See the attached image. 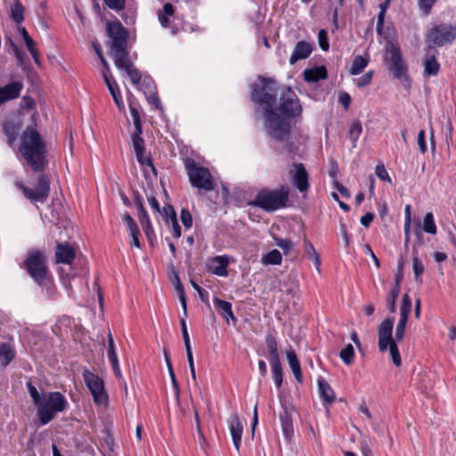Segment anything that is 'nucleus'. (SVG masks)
<instances>
[{"instance_id":"nucleus-2","label":"nucleus","mask_w":456,"mask_h":456,"mask_svg":"<svg viewBox=\"0 0 456 456\" xmlns=\"http://www.w3.org/2000/svg\"><path fill=\"white\" fill-rule=\"evenodd\" d=\"M274 110L280 121L276 120L278 125L268 128L267 136L274 141H285L291 134V120L300 117L303 111L300 100L290 86L281 88Z\"/></svg>"},{"instance_id":"nucleus-6","label":"nucleus","mask_w":456,"mask_h":456,"mask_svg":"<svg viewBox=\"0 0 456 456\" xmlns=\"http://www.w3.org/2000/svg\"><path fill=\"white\" fill-rule=\"evenodd\" d=\"M383 61L392 77L410 89L411 80L409 75V66L398 44L390 42L387 45Z\"/></svg>"},{"instance_id":"nucleus-59","label":"nucleus","mask_w":456,"mask_h":456,"mask_svg":"<svg viewBox=\"0 0 456 456\" xmlns=\"http://www.w3.org/2000/svg\"><path fill=\"white\" fill-rule=\"evenodd\" d=\"M148 202L154 213L162 214L159 200L154 194H146Z\"/></svg>"},{"instance_id":"nucleus-57","label":"nucleus","mask_w":456,"mask_h":456,"mask_svg":"<svg viewBox=\"0 0 456 456\" xmlns=\"http://www.w3.org/2000/svg\"><path fill=\"white\" fill-rule=\"evenodd\" d=\"M289 136L285 140L281 141L285 142L284 148L291 155V159H294L295 156L298 153V146L294 142L289 140Z\"/></svg>"},{"instance_id":"nucleus-41","label":"nucleus","mask_w":456,"mask_h":456,"mask_svg":"<svg viewBox=\"0 0 456 456\" xmlns=\"http://www.w3.org/2000/svg\"><path fill=\"white\" fill-rule=\"evenodd\" d=\"M339 357L343 362L346 365H351L354 361V349L351 344H348L344 347L340 353Z\"/></svg>"},{"instance_id":"nucleus-51","label":"nucleus","mask_w":456,"mask_h":456,"mask_svg":"<svg viewBox=\"0 0 456 456\" xmlns=\"http://www.w3.org/2000/svg\"><path fill=\"white\" fill-rule=\"evenodd\" d=\"M376 175L381 180L388 183H392V180L383 164H378L375 168Z\"/></svg>"},{"instance_id":"nucleus-54","label":"nucleus","mask_w":456,"mask_h":456,"mask_svg":"<svg viewBox=\"0 0 456 456\" xmlns=\"http://www.w3.org/2000/svg\"><path fill=\"white\" fill-rule=\"evenodd\" d=\"M411 311V297L405 293L402 298V305L400 308V313L410 314Z\"/></svg>"},{"instance_id":"nucleus-9","label":"nucleus","mask_w":456,"mask_h":456,"mask_svg":"<svg viewBox=\"0 0 456 456\" xmlns=\"http://www.w3.org/2000/svg\"><path fill=\"white\" fill-rule=\"evenodd\" d=\"M183 162L189 181L192 187L205 191L215 190L216 183L208 167L199 165L191 158H185Z\"/></svg>"},{"instance_id":"nucleus-64","label":"nucleus","mask_w":456,"mask_h":456,"mask_svg":"<svg viewBox=\"0 0 456 456\" xmlns=\"http://www.w3.org/2000/svg\"><path fill=\"white\" fill-rule=\"evenodd\" d=\"M171 224L172 234L175 239H178L182 235L181 226L178 224L177 218L169 221Z\"/></svg>"},{"instance_id":"nucleus-14","label":"nucleus","mask_w":456,"mask_h":456,"mask_svg":"<svg viewBox=\"0 0 456 456\" xmlns=\"http://www.w3.org/2000/svg\"><path fill=\"white\" fill-rule=\"evenodd\" d=\"M133 148L138 163L142 167H151L152 173L157 175V169L151 156H145V141L142 136L131 135Z\"/></svg>"},{"instance_id":"nucleus-30","label":"nucleus","mask_w":456,"mask_h":456,"mask_svg":"<svg viewBox=\"0 0 456 456\" xmlns=\"http://www.w3.org/2000/svg\"><path fill=\"white\" fill-rule=\"evenodd\" d=\"M265 342L267 353L269 354V362L281 361L279 352H278V344H277L275 337L273 334L268 333L265 336Z\"/></svg>"},{"instance_id":"nucleus-23","label":"nucleus","mask_w":456,"mask_h":456,"mask_svg":"<svg viewBox=\"0 0 456 456\" xmlns=\"http://www.w3.org/2000/svg\"><path fill=\"white\" fill-rule=\"evenodd\" d=\"M433 53H429L430 51L426 52V55L423 61L424 66V76L426 77H435L438 74L440 70V63L436 60V54L438 52L434 49Z\"/></svg>"},{"instance_id":"nucleus-61","label":"nucleus","mask_w":456,"mask_h":456,"mask_svg":"<svg viewBox=\"0 0 456 456\" xmlns=\"http://www.w3.org/2000/svg\"><path fill=\"white\" fill-rule=\"evenodd\" d=\"M352 99L348 93L346 92H340L338 94V102L341 104L346 110L349 109V106L351 104Z\"/></svg>"},{"instance_id":"nucleus-62","label":"nucleus","mask_w":456,"mask_h":456,"mask_svg":"<svg viewBox=\"0 0 456 456\" xmlns=\"http://www.w3.org/2000/svg\"><path fill=\"white\" fill-rule=\"evenodd\" d=\"M338 173V164L336 159L333 158L329 159V175L333 179V181L337 180V175Z\"/></svg>"},{"instance_id":"nucleus-49","label":"nucleus","mask_w":456,"mask_h":456,"mask_svg":"<svg viewBox=\"0 0 456 456\" xmlns=\"http://www.w3.org/2000/svg\"><path fill=\"white\" fill-rule=\"evenodd\" d=\"M180 218L185 229H190L192 226V216L189 209L183 208L180 213Z\"/></svg>"},{"instance_id":"nucleus-47","label":"nucleus","mask_w":456,"mask_h":456,"mask_svg":"<svg viewBox=\"0 0 456 456\" xmlns=\"http://www.w3.org/2000/svg\"><path fill=\"white\" fill-rule=\"evenodd\" d=\"M437 1L438 0H418V5L422 13L428 16L431 13L432 8Z\"/></svg>"},{"instance_id":"nucleus-56","label":"nucleus","mask_w":456,"mask_h":456,"mask_svg":"<svg viewBox=\"0 0 456 456\" xmlns=\"http://www.w3.org/2000/svg\"><path fill=\"white\" fill-rule=\"evenodd\" d=\"M417 142L419 145V149L422 154H425L428 151V145L426 142V132L421 129L418 134Z\"/></svg>"},{"instance_id":"nucleus-38","label":"nucleus","mask_w":456,"mask_h":456,"mask_svg":"<svg viewBox=\"0 0 456 456\" xmlns=\"http://www.w3.org/2000/svg\"><path fill=\"white\" fill-rule=\"evenodd\" d=\"M5 45L12 50L18 61V66H21L25 61V53L20 49L17 44L10 37L5 39Z\"/></svg>"},{"instance_id":"nucleus-20","label":"nucleus","mask_w":456,"mask_h":456,"mask_svg":"<svg viewBox=\"0 0 456 456\" xmlns=\"http://www.w3.org/2000/svg\"><path fill=\"white\" fill-rule=\"evenodd\" d=\"M114 64L118 69H124L126 72L134 85L137 86L140 84L142 80V73L134 67L129 56L121 60L120 62H114Z\"/></svg>"},{"instance_id":"nucleus-24","label":"nucleus","mask_w":456,"mask_h":456,"mask_svg":"<svg viewBox=\"0 0 456 456\" xmlns=\"http://www.w3.org/2000/svg\"><path fill=\"white\" fill-rule=\"evenodd\" d=\"M318 390L320 397L324 406L330 405L336 399V395L330 384L322 377L317 379Z\"/></svg>"},{"instance_id":"nucleus-45","label":"nucleus","mask_w":456,"mask_h":456,"mask_svg":"<svg viewBox=\"0 0 456 456\" xmlns=\"http://www.w3.org/2000/svg\"><path fill=\"white\" fill-rule=\"evenodd\" d=\"M373 75H374V71L369 70L365 74H363L362 77L354 79V84L359 88L365 87L370 84Z\"/></svg>"},{"instance_id":"nucleus-40","label":"nucleus","mask_w":456,"mask_h":456,"mask_svg":"<svg viewBox=\"0 0 456 456\" xmlns=\"http://www.w3.org/2000/svg\"><path fill=\"white\" fill-rule=\"evenodd\" d=\"M400 293V288L393 286L387 297V307L391 313L396 311V300Z\"/></svg>"},{"instance_id":"nucleus-5","label":"nucleus","mask_w":456,"mask_h":456,"mask_svg":"<svg viewBox=\"0 0 456 456\" xmlns=\"http://www.w3.org/2000/svg\"><path fill=\"white\" fill-rule=\"evenodd\" d=\"M21 268L26 271L36 284L46 291L49 297L55 294L56 289L53 275L47 265V257L43 251L29 250L22 262Z\"/></svg>"},{"instance_id":"nucleus-8","label":"nucleus","mask_w":456,"mask_h":456,"mask_svg":"<svg viewBox=\"0 0 456 456\" xmlns=\"http://www.w3.org/2000/svg\"><path fill=\"white\" fill-rule=\"evenodd\" d=\"M106 32L110 39V56L114 62H120L121 60L129 56L127 50L128 31L119 20H116L107 23Z\"/></svg>"},{"instance_id":"nucleus-43","label":"nucleus","mask_w":456,"mask_h":456,"mask_svg":"<svg viewBox=\"0 0 456 456\" xmlns=\"http://www.w3.org/2000/svg\"><path fill=\"white\" fill-rule=\"evenodd\" d=\"M362 132V126L359 120H354L351 124L349 127V138L353 142V146H355V143L360 137L361 134Z\"/></svg>"},{"instance_id":"nucleus-22","label":"nucleus","mask_w":456,"mask_h":456,"mask_svg":"<svg viewBox=\"0 0 456 456\" xmlns=\"http://www.w3.org/2000/svg\"><path fill=\"white\" fill-rule=\"evenodd\" d=\"M230 264V257L227 255L216 256L211 259L210 271L220 277L228 276V265Z\"/></svg>"},{"instance_id":"nucleus-28","label":"nucleus","mask_w":456,"mask_h":456,"mask_svg":"<svg viewBox=\"0 0 456 456\" xmlns=\"http://www.w3.org/2000/svg\"><path fill=\"white\" fill-rule=\"evenodd\" d=\"M287 359H288L289 368L291 369V371L293 372L296 380L298 383H302L303 376H302L300 362L297 356L296 352L293 349L287 351Z\"/></svg>"},{"instance_id":"nucleus-17","label":"nucleus","mask_w":456,"mask_h":456,"mask_svg":"<svg viewBox=\"0 0 456 456\" xmlns=\"http://www.w3.org/2000/svg\"><path fill=\"white\" fill-rule=\"evenodd\" d=\"M23 85L20 81H12L0 86V106L4 102L16 99L20 96Z\"/></svg>"},{"instance_id":"nucleus-16","label":"nucleus","mask_w":456,"mask_h":456,"mask_svg":"<svg viewBox=\"0 0 456 456\" xmlns=\"http://www.w3.org/2000/svg\"><path fill=\"white\" fill-rule=\"evenodd\" d=\"M76 258V251L69 243L56 242L55 263L71 265Z\"/></svg>"},{"instance_id":"nucleus-32","label":"nucleus","mask_w":456,"mask_h":456,"mask_svg":"<svg viewBox=\"0 0 456 456\" xmlns=\"http://www.w3.org/2000/svg\"><path fill=\"white\" fill-rule=\"evenodd\" d=\"M273 378L277 389H280L283 382V370L281 361L270 362Z\"/></svg>"},{"instance_id":"nucleus-27","label":"nucleus","mask_w":456,"mask_h":456,"mask_svg":"<svg viewBox=\"0 0 456 456\" xmlns=\"http://www.w3.org/2000/svg\"><path fill=\"white\" fill-rule=\"evenodd\" d=\"M328 72L325 66H318L304 70V78L308 83H316L327 78Z\"/></svg>"},{"instance_id":"nucleus-55","label":"nucleus","mask_w":456,"mask_h":456,"mask_svg":"<svg viewBox=\"0 0 456 456\" xmlns=\"http://www.w3.org/2000/svg\"><path fill=\"white\" fill-rule=\"evenodd\" d=\"M103 2L110 9L114 11H121L126 6V0H103Z\"/></svg>"},{"instance_id":"nucleus-4","label":"nucleus","mask_w":456,"mask_h":456,"mask_svg":"<svg viewBox=\"0 0 456 456\" xmlns=\"http://www.w3.org/2000/svg\"><path fill=\"white\" fill-rule=\"evenodd\" d=\"M27 388L41 425L51 422L58 412L64 411L69 406L66 397L60 392L40 394L31 381L27 383Z\"/></svg>"},{"instance_id":"nucleus-31","label":"nucleus","mask_w":456,"mask_h":456,"mask_svg":"<svg viewBox=\"0 0 456 456\" xmlns=\"http://www.w3.org/2000/svg\"><path fill=\"white\" fill-rule=\"evenodd\" d=\"M15 357V350L8 343L0 345V364L3 367L8 366Z\"/></svg>"},{"instance_id":"nucleus-19","label":"nucleus","mask_w":456,"mask_h":456,"mask_svg":"<svg viewBox=\"0 0 456 456\" xmlns=\"http://www.w3.org/2000/svg\"><path fill=\"white\" fill-rule=\"evenodd\" d=\"M122 221L129 232V236L132 239L131 246L141 248V242L139 240L141 232L135 221L133 219V217L128 212H125L123 214Z\"/></svg>"},{"instance_id":"nucleus-46","label":"nucleus","mask_w":456,"mask_h":456,"mask_svg":"<svg viewBox=\"0 0 456 456\" xmlns=\"http://www.w3.org/2000/svg\"><path fill=\"white\" fill-rule=\"evenodd\" d=\"M18 31L20 35L22 37L24 44L28 49V51H31L32 48L36 47V43L29 36L28 32L24 27H19Z\"/></svg>"},{"instance_id":"nucleus-58","label":"nucleus","mask_w":456,"mask_h":456,"mask_svg":"<svg viewBox=\"0 0 456 456\" xmlns=\"http://www.w3.org/2000/svg\"><path fill=\"white\" fill-rule=\"evenodd\" d=\"M403 267H404L403 259V257H400V259L398 261V265H397V273L395 276V284H394V286H397V288H400V284H401V281L403 277Z\"/></svg>"},{"instance_id":"nucleus-21","label":"nucleus","mask_w":456,"mask_h":456,"mask_svg":"<svg viewBox=\"0 0 456 456\" xmlns=\"http://www.w3.org/2000/svg\"><path fill=\"white\" fill-rule=\"evenodd\" d=\"M282 434L286 441L290 442L294 436V426L291 411L285 407L280 414Z\"/></svg>"},{"instance_id":"nucleus-60","label":"nucleus","mask_w":456,"mask_h":456,"mask_svg":"<svg viewBox=\"0 0 456 456\" xmlns=\"http://www.w3.org/2000/svg\"><path fill=\"white\" fill-rule=\"evenodd\" d=\"M180 326H181L182 336H183V339L184 342V346H191L190 337H189V333L187 330V326H186V322H185L184 317L180 318Z\"/></svg>"},{"instance_id":"nucleus-36","label":"nucleus","mask_w":456,"mask_h":456,"mask_svg":"<svg viewBox=\"0 0 456 456\" xmlns=\"http://www.w3.org/2000/svg\"><path fill=\"white\" fill-rule=\"evenodd\" d=\"M11 19L17 24L24 20V7L20 0H17L11 8Z\"/></svg>"},{"instance_id":"nucleus-39","label":"nucleus","mask_w":456,"mask_h":456,"mask_svg":"<svg viewBox=\"0 0 456 456\" xmlns=\"http://www.w3.org/2000/svg\"><path fill=\"white\" fill-rule=\"evenodd\" d=\"M422 229L425 232L429 234H436L437 232L436 224L434 220V216L431 212L425 215L423 218Z\"/></svg>"},{"instance_id":"nucleus-50","label":"nucleus","mask_w":456,"mask_h":456,"mask_svg":"<svg viewBox=\"0 0 456 456\" xmlns=\"http://www.w3.org/2000/svg\"><path fill=\"white\" fill-rule=\"evenodd\" d=\"M319 46L323 51H328L330 48L328 33L325 29H320L318 33Z\"/></svg>"},{"instance_id":"nucleus-10","label":"nucleus","mask_w":456,"mask_h":456,"mask_svg":"<svg viewBox=\"0 0 456 456\" xmlns=\"http://www.w3.org/2000/svg\"><path fill=\"white\" fill-rule=\"evenodd\" d=\"M394 319H385L378 328V346L380 352H385L389 349L390 355L394 364L397 367L401 366L402 360L398 346L395 340L393 338Z\"/></svg>"},{"instance_id":"nucleus-15","label":"nucleus","mask_w":456,"mask_h":456,"mask_svg":"<svg viewBox=\"0 0 456 456\" xmlns=\"http://www.w3.org/2000/svg\"><path fill=\"white\" fill-rule=\"evenodd\" d=\"M289 174L292 177L293 184L300 192H305L308 191L310 187L309 175L304 164H292L291 168L289 170Z\"/></svg>"},{"instance_id":"nucleus-26","label":"nucleus","mask_w":456,"mask_h":456,"mask_svg":"<svg viewBox=\"0 0 456 456\" xmlns=\"http://www.w3.org/2000/svg\"><path fill=\"white\" fill-rule=\"evenodd\" d=\"M213 303L215 307L219 310L220 315L227 323H229L230 320L237 321L232 312V305L230 302L220 299L219 297H214Z\"/></svg>"},{"instance_id":"nucleus-13","label":"nucleus","mask_w":456,"mask_h":456,"mask_svg":"<svg viewBox=\"0 0 456 456\" xmlns=\"http://www.w3.org/2000/svg\"><path fill=\"white\" fill-rule=\"evenodd\" d=\"M84 381L92 394L94 402L97 405H102L108 402L109 396L104 387L103 380L95 373L86 369L82 372Z\"/></svg>"},{"instance_id":"nucleus-52","label":"nucleus","mask_w":456,"mask_h":456,"mask_svg":"<svg viewBox=\"0 0 456 456\" xmlns=\"http://www.w3.org/2000/svg\"><path fill=\"white\" fill-rule=\"evenodd\" d=\"M163 215H164V217H165V221L167 224H169V221L172 220V219H175V218H177L176 217V213L175 211V208L172 205L168 204V205H165L163 207V208L161 209Z\"/></svg>"},{"instance_id":"nucleus-53","label":"nucleus","mask_w":456,"mask_h":456,"mask_svg":"<svg viewBox=\"0 0 456 456\" xmlns=\"http://www.w3.org/2000/svg\"><path fill=\"white\" fill-rule=\"evenodd\" d=\"M185 349H186V355H187V360H188L191 375L192 379L196 382L197 378H196V371H195V367H194V360H193L191 346H185Z\"/></svg>"},{"instance_id":"nucleus-18","label":"nucleus","mask_w":456,"mask_h":456,"mask_svg":"<svg viewBox=\"0 0 456 456\" xmlns=\"http://www.w3.org/2000/svg\"><path fill=\"white\" fill-rule=\"evenodd\" d=\"M228 424L233 445L236 448L237 452H239L241 444L243 425L238 414H232L228 420Z\"/></svg>"},{"instance_id":"nucleus-11","label":"nucleus","mask_w":456,"mask_h":456,"mask_svg":"<svg viewBox=\"0 0 456 456\" xmlns=\"http://www.w3.org/2000/svg\"><path fill=\"white\" fill-rule=\"evenodd\" d=\"M456 39V26L450 23H441L431 28L426 36L425 51L434 50L452 44Z\"/></svg>"},{"instance_id":"nucleus-37","label":"nucleus","mask_w":456,"mask_h":456,"mask_svg":"<svg viewBox=\"0 0 456 456\" xmlns=\"http://www.w3.org/2000/svg\"><path fill=\"white\" fill-rule=\"evenodd\" d=\"M261 261L264 265H281L282 261V256L278 249H272L262 256Z\"/></svg>"},{"instance_id":"nucleus-7","label":"nucleus","mask_w":456,"mask_h":456,"mask_svg":"<svg viewBox=\"0 0 456 456\" xmlns=\"http://www.w3.org/2000/svg\"><path fill=\"white\" fill-rule=\"evenodd\" d=\"M289 201V188L281 185L273 190L261 189L249 204L270 213L286 208Z\"/></svg>"},{"instance_id":"nucleus-3","label":"nucleus","mask_w":456,"mask_h":456,"mask_svg":"<svg viewBox=\"0 0 456 456\" xmlns=\"http://www.w3.org/2000/svg\"><path fill=\"white\" fill-rule=\"evenodd\" d=\"M260 83H255L251 86L250 100L257 107L256 112H261L265 118V127L266 134L268 128L273 125H278L275 121H280L279 117L274 112L279 93V85L273 77H259Z\"/></svg>"},{"instance_id":"nucleus-63","label":"nucleus","mask_w":456,"mask_h":456,"mask_svg":"<svg viewBox=\"0 0 456 456\" xmlns=\"http://www.w3.org/2000/svg\"><path fill=\"white\" fill-rule=\"evenodd\" d=\"M406 324L403 322H399L396 325L395 328V341H402L404 336Z\"/></svg>"},{"instance_id":"nucleus-33","label":"nucleus","mask_w":456,"mask_h":456,"mask_svg":"<svg viewBox=\"0 0 456 456\" xmlns=\"http://www.w3.org/2000/svg\"><path fill=\"white\" fill-rule=\"evenodd\" d=\"M369 63V58L363 57L362 55H357L354 58L352 66L350 69L351 75H358L362 72V70L367 67Z\"/></svg>"},{"instance_id":"nucleus-29","label":"nucleus","mask_w":456,"mask_h":456,"mask_svg":"<svg viewBox=\"0 0 456 456\" xmlns=\"http://www.w3.org/2000/svg\"><path fill=\"white\" fill-rule=\"evenodd\" d=\"M103 76H104L105 83L108 86V89L115 102V103L117 104V106L119 109H121V107H123V101H122V96H121V94L119 92V89H118V86L116 81L113 79L111 75L108 76L107 74L104 73Z\"/></svg>"},{"instance_id":"nucleus-42","label":"nucleus","mask_w":456,"mask_h":456,"mask_svg":"<svg viewBox=\"0 0 456 456\" xmlns=\"http://www.w3.org/2000/svg\"><path fill=\"white\" fill-rule=\"evenodd\" d=\"M304 248L305 254L308 256L310 259H313L314 261V265L319 267L321 265V260L318 253L315 250V248L314 247L313 243L307 240L306 239H304Z\"/></svg>"},{"instance_id":"nucleus-48","label":"nucleus","mask_w":456,"mask_h":456,"mask_svg":"<svg viewBox=\"0 0 456 456\" xmlns=\"http://www.w3.org/2000/svg\"><path fill=\"white\" fill-rule=\"evenodd\" d=\"M275 244L283 250L285 255H288L294 247V243L289 239L276 238Z\"/></svg>"},{"instance_id":"nucleus-25","label":"nucleus","mask_w":456,"mask_h":456,"mask_svg":"<svg viewBox=\"0 0 456 456\" xmlns=\"http://www.w3.org/2000/svg\"><path fill=\"white\" fill-rule=\"evenodd\" d=\"M313 52V47L310 43L306 41H299L292 52L289 59V63L294 65L297 61L306 59Z\"/></svg>"},{"instance_id":"nucleus-34","label":"nucleus","mask_w":456,"mask_h":456,"mask_svg":"<svg viewBox=\"0 0 456 456\" xmlns=\"http://www.w3.org/2000/svg\"><path fill=\"white\" fill-rule=\"evenodd\" d=\"M413 252L415 255L412 257V268L415 276V281L419 284H422L423 281L421 276L425 272V267L421 260L419 258L417 251L414 249Z\"/></svg>"},{"instance_id":"nucleus-35","label":"nucleus","mask_w":456,"mask_h":456,"mask_svg":"<svg viewBox=\"0 0 456 456\" xmlns=\"http://www.w3.org/2000/svg\"><path fill=\"white\" fill-rule=\"evenodd\" d=\"M390 1L385 0L383 3H381L379 7V12L378 14L377 19V26H376V32L378 35L381 36L383 33V28H384V20H385V15L386 12L390 5Z\"/></svg>"},{"instance_id":"nucleus-12","label":"nucleus","mask_w":456,"mask_h":456,"mask_svg":"<svg viewBox=\"0 0 456 456\" xmlns=\"http://www.w3.org/2000/svg\"><path fill=\"white\" fill-rule=\"evenodd\" d=\"M50 178L45 174H41L37 177L35 189L26 186L21 182L15 183L16 187L20 189L23 195L33 203H44L47 200L50 193Z\"/></svg>"},{"instance_id":"nucleus-44","label":"nucleus","mask_w":456,"mask_h":456,"mask_svg":"<svg viewBox=\"0 0 456 456\" xmlns=\"http://www.w3.org/2000/svg\"><path fill=\"white\" fill-rule=\"evenodd\" d=\"M107 356L111 365H117L118 358L115 351L114 339L110 332L108 334Z\"/></svg>"},{"instance_id":"nucleus-1","label":"nucleus","mask_w":456,"mask_h":456,"mask_svg":"<svg viewBox=\"0 0 456 456\" xmlns=\"http://www.w3.org/2000/svg\"><path fill=\"white\" fill-rule=\"evenodd\" d=\"M6 144L12 148L20 135L19 152L34 173H44L48 166L46 143L36 126H28L22 132L23 118L20 113L6 115L0 123Z\"/></svg>"}]
</instances>
